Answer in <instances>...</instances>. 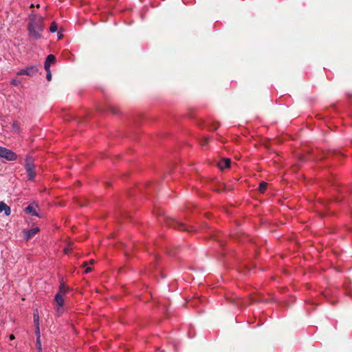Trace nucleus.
<instances>
[{
    "instance_id": "9d476101",
    "label": "nucleus",
    "mask_w": 352,
    "mask_h": 352,
    "mask_svg": "<svg viewBox=\"0 0 352 352\" xmlns=\"http://www.w3.org/2000/svg\"><path fill=\"white\" fill-rule=\"evenodd\" d=\"M2 212H4L6 216H9L11 213V210L3 201H0V213Z\"/></svg>"
},
{
    "instance_id": "f8f14e48",
    "label": "nucleus",
    "mask_w": 352,
    "mask_h": 352,
    "mask_svg": "<svg viewBox=\"0 0 352 352\" xmlns=\"http://www.w3.org/2000/svg\"><path fill=\"white\" fill-rule=\"evenodd\" d=\"M36 348H37L38 352H42L40 332L38 333H36Z\"/></svg>"
},
{
    "instance_id": "39448f33",
    "label": "nucleus",
    "mask_w": 352,
    "mask_h": 352,
    "mask_svg": "<svg viewBox=\"0 0 352 352\" xmlns=\"http://www.w3.org/2000/svg\"><path fill=\"white\" fill-rule=\"evenodd\" d=\"M38 208V206L37 204L35 203H31L28 206L25 211L27 214H29L32 216L38 217V214L37 212Z\"/></svg>"
},
{
    "instance_id": "f03ea898",
    "label": "nucleus",
    "mask_w": 352,
    "mask_h": 352,
    "mask_svg": "<svg viewBox=\"0 0 352 352\" xmlns=\"http://www.w3.org/2000/svg\"><path fill=\"white\" fill-rule=\"evenodd\" d=\"M43 18L41 16L32 15L28 25L30 35L34 39H39L41 37V32L43 30Z\"/></svg>"
},
{
    "instance_id": "9b49d317",
    "label": "nucleus",
    "mask_w": 352,
    "mask_h": 352,
    "mask_svg": "<svg viewBox=\"0 0 352 352\" xmlns=\"http://www.w3.org/2000/svg\"><path fill=\"white\" fill-rule=\"evenodd\" d=\"M33 318H34V322L36 326V333H39V314L38 310H36L34 311L33 314Z\"/></svg>"
},
{
    "instance_id": "423d86ee",
    "label": "nucleus",
    "mask_w": 352,
    "mask_h": 352,
    "mask_svg": "<svg viewBox=\"0 0 352 352\" xmlns=\"http://www.w3.org/2000/svg\"><path fill=\"white\" fill-rule=\"evenodd\" d=\"M56 63V57L53 54H50L47 56L44 64V68L45 70L50 69L51 65Z\"/></svg>"
},
{
    "instance_id": "6e6552de",
    "label": "nucleus",
    "mask_w": 352,
    "mask_h": 352,
    "mask_svg": "<svg viewBox=\"0 0 352 352\" xmlns=\"http://www.w3.org/2000/svg\"><path fill=\"white\" fill-rule=\"evenodd\" d=\"M39 231V228L38 227H35L34 228L30 229L28 230L25 231L24 236L26 240H28L33 237Z\"/></svg>"
},
{
    "instance_id": "ddd939ff",
    "label": "nucleus",
    "mask_w": 352,
    "mask_h": 352,
    "mask_svg": "<svg viewBox=\"0 0 352 352\" xmlns=\"http://www.w3.org/2000/svg\"><path fill=\"white\" fill-rule=\"evenodd\" d=\"M73 248H74L73 244L71 243H68L67 245L64 248L65 254L69 255Z\"/></svg>"
},
{
    "instance_id": "4be33fe9",
    "label": "nucleus",
    "mask_w": 352,
    "mask_h": 352,
    "mask_svg": "<svg viewBox=\"0 0 352 352\" xmlns=\"http://www.w3.org/2000/svg\"><path fill=\"white\" fill-rule=\"evenodd\" d=\"M208 138H204L203 139V140L201 141V145H202L203 146H205V145H206V144L208 143Z\"/></svg>"
},
{
    "instance_id": "b1692460",
    "label": "nucleus",
    "mask_w": 352,
    "mask_h": 352,
    "mask_svg": "<svg viewBox=\"0 0 352 352\" xmlns=\"http://www.w3.org/2000/svg\"><path fill=\"white\" fill-rule=\"evenodd\" d=\"M14 338H14V335H12V334L10 335V336H9V339H10V340H13Z\"/></svg>"
},
{
    "instance_id": "2eb2a0df",
    "label": "nucleus",
    "mask_w": 352,
    "mask_h": 352,
    "mask_svg": "<svg viewBox=\"0 0 352 352\" xmlns=\"http://www.w3.org/2000/svg\"><path fill=\"white\" fill-rule=\"evenodd\" d=\"M12 129L15 132L19 133L20 131V126L17 121H14L12 124Z\"/></svg>"
},
{
    "instance_id": "0eeeda50",
    "label": "nucleus",
    "mask_w": 352,
    "mask_h": 352,
    "mask_svg": "<svg viewBox=\"0 0 352 352\" xmlns=\"http://www.w3.org/2000/svg\"><path fill=\"white\" fill-rule=\"evenodd\" d=\"M25 168L30 180H34L36 176L34 172V165H25Z\"/></svg>"
},
{
    "instance_id": "412c9836",
    "label": "nucleus",
    "mask_w": 352,
    "mask_h": 352,
    "mask_svg": "<svg viewBox=\"0 0 352 352\" xmlns=\"http://www.w3.org/2000/svg\"><path fill=\"white\" fill-rule=\"evenodd\" d=\"M177 228L182 229V230H185L186 229V226L182 223H177Z\"/></svg>"
},
{
    "instance_id": "7ed1b4c3",
    "label": "nucleus",
    "mask_w": 352,
    "mask_h": 352,
    "mask_svg": "<svg viewBox=\"0 0 352 352\" xmlns=\"http://www.w3.org/2000/svg\"><path fill=\"white\" fill-rule=\"evenodd\" d=\"M0 158L8 161H14L17 159V155L12 151L0 146Z\"/></svg>"
},
{
    "instance_id": "aec40b11",
    "label": "nucleus",
    "mask_w": 352,
    "mask_h": 352,
    "mask_svg": "<svg viewBox=\"0 0 352 352\" xmlns=\"http://www.w3.org/2000/svg\"><path fill=\"white\" fill-rule=\"evenodd\" d=\"M11 83L13 85H19L21 83V81L19 80H17V79H13L11 81Z\"/></svg>"
},
{
    "instance_id": "1a4fd4ad",
    "label": "nucleus",
    "mask_w": 352,
    "mask_h": 352,
    "mask_svg": "<svg viewBox=\"0 0 352 352\" xmlns=\"http://www.w3.org/2000/svg\"><path fill=\"white\" fill-rule=\"evenodd\" d=\"M230 166V160L229 158H223L218 163V166L221 170L229 168Z\"/></svg>"
},
{
    "instance_id": "6ab92c4d",
    "label": "nucleus",
    "mask_w": 352,
    "mask_h": 352,
    "mask_svg": "<svg viewBox=\"0 0 352 352\" xmlns=\"http://www.w3.org/2000/svg\"><path fill=\"white\" fill-rule=\"evenodd\" d=\"M47 72V75H46V78L47 79V80H51L52 79V74H51V72H50V69H49L48 70H45Z\"/></svg>"
},
{
    "instance_id": "5701e85b",
    "label": "nucleus",
    "mask_w": 352,
    "mask_h": 352,
    "mask_svg": "<svg viewBox=\"0 0 352 352\" xmlns=\"http://www.w3.org/2000/svg\"><path fill=\"white\" fill-rule=\"evenodd\" d=\"M91 271H92V268L91 267H87V266L85 267V274H88V273L91 272Z\"/></svg>"
},
{
    "instance_id": "f3484780",
    "label": "nucleus",
    "mask_w": 352,
    "mask_h": 352,
    "mask_svg": "<svg viewBox=\"0 0 352 352\" xmlns=\"http://www.w3.org/2000/svg\"><path fill=\"white\" fill-rule=\"evenodd\" d=\"M50 30L51 32L54 33L57 31V26L55 23H52L50 25Z\"/></svg>"
},
{
    "instance_id": "dca6fc26",
    "label": "nucleus",
    "mask_w": 352,
    "mask_h": 352,
    "mask_svg": "<svg viewBox=\"0 0 352 352\" xmlns=\"http://www.w3.org/2000/svg\"><path fill=\"white\" fill-rule=\"evenodd\" d=\"M267 186V183L264 182H261L259 185V190L261 192H264L265 190H266Z\"/></svg>"
},
{
    "instance_id": "f257e3e1",
    "label": "nucleus",
    "mask_w": 352,
    "mask_h": 352,
    "mask_svg": "<svg viewBox=\"0 0 352 352\" xmlns=\"http://www.w3.org/2000/svg\"><path fill=\"white\" fill-rule=\"evenodd\" d=\"M69 287L65 284L62 278L58 287V291L56 294L54 299V308L58 314H61L63 312V306L65 305L64 297L69 293Z\"/></svg>"
},
{
    "instance_id": "4468645a",
    "label": "nucleus",
    "mask_w": 352,
    "mask_h": 352,
    "mask_svg": "<svg viewBox=\"0 0 352 352\" xmlns=\"http://www.w3.org/2000/svg\"><path fill=\"white\" fill-rule=\"evenodd\" d=\"M34 165V160L32 156L28 155L25 158V165Z\"/></svg>"
},
{
    "instance_id": "a211bd4d",
    "label": "nucleus",
    "mask_w": 352,
    "mask_h": 352,
    "mask_svg": "<svg viewBox=\"0 0 352 352\" xmlns=\"http://www.w3.org/2000/svg\"><path fill=\"white\" fill-rule=\"evenodd\" d=\"M94 259H91L89 260L88 262H84L82 265V267H85L86 266H87L88 265H91V264H94Z\"/></svg>"
},
{
    "instance_id": "20e7f679",
    "label": "nucleus",
    "mask_w": 352,
    "mask_h": 352,
    "mask_svg": "<svg viewBox=\"0 0 352 352\" xmlns=\"http://www.w3.org/2000/svg\"><path fill=\"white\" fill-rule=\"evenodd\" d=\"M38 72V67L36 65H30L24 69L19 70L17 72V75H27V76H33Z\"/></svg>"
}]
</instances>
